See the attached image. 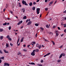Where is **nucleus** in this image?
I'll return each instance as SVG.
<instances>
[{
    "instance_id": "15",
    "label": "nucleus",
    "mask_w": 66,
    "mask_h": 66,
    "mask_svg": "<svg viewBox=\"0 0 66 66\" xmlns=\"http://www.w3.org/2000/svg\"><path fill=\"white\" fill-rule=\"evenodd\" d=\"M46 27L47 28H50V26H49V25L47 24L46 25Z\"/></svg>"
},
{
    "instance_id": "58",
    "label": "nucleus",
    "mask_w": 66,
    "mask_h": 66,
    "mask_svg": "<svg viewBox=\"0 0 66 66\" xmlns=\"http://www.w3.org/2000/svg\"><path fill=\"white\" fill-rule=\"evenodd\" d=\"M30 45H28L27 46V47H30Z\"/></svg>"
},
{
    "instance_id": "32",
    "label": "nucleus",
    "mask_w": 66,
    "mask_h": 66,
    "mask_svg": "<svg viewBox=\"0 0 66 66\" xmlns=\"http://www.w3.org/2000/svg\"><path fill=\"white\" fill-rule=\"evenodd\" d=\"M4 57H1L0 58V59H4Z\"/></svg>"
},
{
    "instance_id": "49",
    "label": "nucleus",
    "mask_w": 66,
    "mask_h": 66,
    "mask_svg": "<svg viewBox=\"0 0 66 66\" xmlns=\"http://www.w3.org/2000/svg\"><path fill=\"white\" fill-rule=\"evenodd\" d=\"M33 4H36V2H34L33 3Z\"/></svg>"
},
{
    "instance_id": "5",
    "label": "nucleus",
    "mask_w": 66,
    "mask_h": 66,
    "mask_svg": "<svg viewBox=\"0 0 66 66\" xmlns=\"http://www.w3.org/2000/svg\"><path fill=\"white\" fill-rule=\"evenodd\" d=\"M37 45V47L39 49H40L41 48V47H42V46L41 45H39L38 44L37 45Z\"/></svg>"
},
{
    "instance_id": "52",
    "label": "nucleus",
    "mask_w": 66,
    "mask_h": 66,
    "mask_svg": "<svg viewBox=\"0 0 66 66\" xmlns=\"http://www.w3.org/2000/svg\"><path fill=\"white\" fill-rule=\"evenodd\" d=\"M1 62H2V60L0 59V63H1Z\"/></svg>"
},
{
    "instance_id": "6",
    "label": "nucleus",
    "mask_w": 66,
    "mask_h": 66,
    "mask_svg": "<svg viewBox=\"0 0 66 66\" xmlns=\"http://www.w3.org/2000/svg\"><path fill=\"white\" fill-rule=\"evenodd\" d=\"M36 44V42H32L31 43V44L33 45V46H34V45H35Z\"/></svg>"
},
{
    "instance_id": "27",
    "label": "nucleus",
    "mask_w": 66,
    "mask_h": 66,
    "mask_svg": "<svg viewBox=\"0 0 66 66\" xmlns=\"http://www.w3.org/2000/svg\"><path fill=\"white\" fill-rule=\"evenodd\" d=\"M6 47H9V44H6Z\"/></svg>"
},
{
    "instance_id": "34",
    "label": "nucleus",
    "mask_w": 66,
    "mask_h": 66,
    "mask_svg": "<svg viewBox=\"0 0 66 66\" xmlns=\"http://www.w3.org/2000/svg\"><path fill=\"white\" fill-rule=\"evenodd\" d=\"M35 26H38V24H35Z\"/></svg>"
},
{
    "instance_id": "46",
    "label": "nucleus",
    "mask_w": 66,
    "mask_h": 66,
    "mask_svg": "<svg viewBox=\"0 0 66 66\" xmlns=\"http://www.w3.org/2000/svg\"><path fill=\"white\" fill-rule=\"evenodd\" d=\"M63 26H64V28H65V27H66V24H64L63 25Z\"/></svg>"
},
{
    "instance_id": "14",
    "label": "nucleus",
    "mask_w": 66,
    "mask_h": 66,
    "mask_svg": "<svg viewBox=\"0 0 66 66\" xmlns=\"http://www.w3.org/2000/svg\"><path fill=\"white\" fill-rule=\"evenodd\" d=\"M4 50V52L5 53H9V52L6 51V50Z\"/></svg>"
},
{
    "instance_id": "2",
    "label": "nucleus",
    "mask_w": 66,
    "mask_h": 66,
    "mask_svg": "<svg viewBox=\"0 0 66 66\" xmlns=\"http://www.w3.org/2000/svg\"><path fill=\"white\" fill-rule=\"evenodd\" d=\"M39 11H40V8H37L36 9V12L37 14H39Z\"/></svg>"
},
{
    "instance_id": "48",
    "label": "nucleus",
    "mask_w": 66,
    "mask_h": 66,
    "mask_svg": "<svg viewBox=\"0 0 66 66\" xmlns=\"http://www.w3.org/2000/svg\"><path fill=\"white\" fill-rule=\"evenodd\" d=\"M64 32H65V33L66 32V29H65L64 30Z\"/></svg>"
},
{
    "instance_id": "17",
    "label": "nucleus",
    "mask_w": 66,
    "mask_h": 66,
    "mask_svg": "<svg viewBox=\"0 0 66 66\" xmlns=\"http://www.w3.org/2000/svg\"><path fill=\"white\" fill-rule=\"evenodd\" d=\"M23 19H27V16H24L23 17Z\"/></svg>"
},
{
    "instance_id": "23",
    "label": "nucleus",
    "mask_w": 66,
    "mask_h": 66,
    "mask_svg": "<svg viewBox=\"0 0 66 66\" xmlns=\"http://www.w3.org/2000/svg\"><path fill=\"white\" fill-rule=\"evenodd\" d=\"M3 37L2 36H1L0 37V39L1 40H2V39H3Z\"/></svg>"
},
{
    "instance_id": "60",
    "label": "nucleus",
    "mask_w": 66,
    "mask_h": 66,
    "mask_svg": "<svg viewBox=\"0 0 66 66\" xmlns=\"http://www.w3.org/2000/svg\"><path fill=\"white\" fill-rule=\"evenodd\" d=\"M47 1H47V0H45V2H47Z\"/></svg>"
},
{
    "instance_id": "38",
    "label": "nucleus",
    "mask_w": 66,
    "mask_h": 66,
    "mask_svg": "<svg viewBox=\"0 0 66 66\" xmlns=\"http://www.w3.org/2000/svg\"><path fill=\"white\" fill-rule=\"evenodd\" d=\"M35 36H36V37H37V33L35 35Z\"/></svg>"
},
{
    "instance_id": "37",
    "label": "nucleus",
    "mask_w": 66,
    "mask_h": 66,
    "mask_svg": "<svg viewBox=\"0 0 66 66\" xmlns=\"http://www.w3.org/2000/svg\"><path fill=\"white\" fill-rule=\"evenodd\" d=\"M50 34L51 35H52L53 34V33H52V32H50Z\"/></svg>"
},
{
    "instance_id": "53",
    "label": "nucleus",
    "mask_w": 66,
    "mask_h": 66,
    "mask_svg": "<svg viewBox=\"0 0 66 66\" xmlns=\"http://www.w3.org/2000/svg\"><path fill=\"white\" fill-rule=\"evenodd\" d=\"M38 65L39 66H42V65L40 64H38Z\"/></svg>"
},
{
    "instance_id": "22",
    "label": "nucleus",
    "mask_w": 66,
    "mask_h": 66,
    "mask_svg": "<svg viewBox=\"0 0 66 66\" xmlns=\"http://www.w3.org/2000/svg\"><path fill=\"white\" fill-rule=\"evenodd\" d=\"M61 60H57V62L58 63H60V62H61Z\"/></svg>"
},
{
    "instance_id": "61",
    "label": "nucleus",
    "mask_w": 66,
    "mask_h": 66,
    "mask_svg": "<svg viewBox=\"0 0 66 66\" xmlns=\"http://www.w3.org/2000/svg\"><path fill=\"white\" fill-rule=\"evenodd\" d=\"M39 1V0H37V2H38Z\"/></svg>"
},
{
    "instance_id": "47",
    "label": "nucleus",
    "mask_w": 66,
    "mask_h": 66,
    "mask_svg": "<svg viewBox=\"0 0 66 66\" xmlns=\"http://www.w3.org/2000/svg\"><path fill=\"white\" fill-rule=\"evenodd\" d=\"M29 21V19H28L26 21V23H27V22H28V21Z\"/></svg>"
},
{
    "instance_id": "62",
    "label": "nucleus",
    "mask_w": 66,
    "mask_h": 66,
    "mask_svg": "<svg viewBox=\"0 0 66 66\" xmlns=\"http://www.w3.org/2000/svg\"><path fill=\"white\" fill-rule=\"evenodd\" d=\"M19 7H21V5H19Z\"/></svg>"
},
{
    "instance_id": "7",
    "label": "nucleus",
    "mask_w": 66,
    "mask_h": 66,
    "mask_svg": "<svg viewBox=\"0 0 66 66\" xmlns=\"http://www.w3.org/2000/svg\"><path fill=\"white\" fill-rule=\"evenodd\" d=\"M33 51H34V52H38L39 51V50L38 49L34 50Z\"/></svg>"
},
{
    "instance_id": "24",
    "label": "nucleus",
    "mask_w": 66,
    "mask_h": 66,
    "mask_svg": "<svg viewBox=\"0 0 66 66\" xmlns=\"http://www.w3.org/2000/svg\"><path fill=\"white\" fill-rule=\"evenodd\" d=\"M3 31V30L2 29H0V32H2Z\"/></svg>"
},
{
    "instance_id": "33",
    "label": "nucleus",
    "mask_w": 66,
    "mask_h": 66,
    "mask_svg": "<svg viewBox=\"0 0 66 66\" xmlns=\"http://www.w3.org/2000/svg\"><path fill=\"white\" fill-rule=\"evenodd\" d=\"M10 46H11L12 47H13V44L11 43L10 44Z\"/></svg>"
},
{
    "instance_id": "21",
    "label": "nucleus",
    "mask_w": 66,
    "mask_h": 66,
    "mask_svg": "<svg viewBox=\"0 0 66 66\" xmlns=\"http://www.w3.org/2000/svg\"><path fill=\"white\" fill-rule=\"evenodd\" d=\"M7 24V23H6V22H5V23H3V26H6Z\"/></svg>"
},
{
    "instance_id": "18",
    "label": "nucleus",
    "mask_w": 66,
    "mask_h": 66,
    "mask_svg": "<svg viewBox=\"0 0 66 66\" xmlns=\"http://www.w3.org/2000/svg\"><path fill=\"white\" fill-rule=\"evenodd\" d=\"M62 54H61L60 55V56H59V59H61V57H62Z\"/></svg>"
},
{
    "instance_id": "4",
    "label": "nucleus",
    "mask_w": 66,
    "mask_h": 66,
    "mask_svg": "<svg viewBox=\"0 0 66 66\" xmlns=\"http://www.w3.org/2000/svg\"><path fill=\"white\" fill-rule=\"evenodd\" d=\"M31 55L32 56H34L35 55V52L34 51H33L31 53Z\"/></svg>"
},
{
    "instance_id": "9",
    "label": "nucleus",
    "mask_w": 66,
    "mask_h": 66,
    "mask_svg": "<svg viewBox=\"0 0 66 66\" xmlns=\"http://www.w3.org/2000/svg\"><path fill=\"white\" fill-rule=\"evenodd\" d=\"M22 23V21H20L17 24L19 26V25L21 23Z\"/></svg>"
},
{
    "instance_id": "50",
    "label": "nucleus",
    "mask_w": 66,
    "mask_h": 66,
    "mask_svg": "<svg viewBox=\"0 0 66 66\" xmlns=\"http://www.w3.org/2000/svg\"><path fill=\"white\" fill-rule=\"evenodd\" d=\"M5 10H6V8H4L3 9V11H4V12H5Z\"/></svg>"
},
{
    "instance_id": "16",
    "label": "nucleus",
    "mask_w": 66,
    "mask_h": 66,
    "mask_svg": "<svg viewBox=\"0 0 66 66\" xmlns=\"http://www.w3.org/2000/svg\"><path fill=\"white\" fill-rule=\"evenodd\" d=\"M59 34H58V33L57 32L56 34V36H55V37H56L57 36H59Z\"/></svg>"
},
{
    "instance_id": "59",
    "label": "nucleus",
    "mask_w": 66,
    "mask_h": 66,
    "mask_svg": "<svg viewBox=\"0 0 66 66\" xmlns=\"http://www.w3.org/2000/svg\"><path fill=\"white\" fill-rule=\"evenodd\" d=\"M58 30H60V28L59 27H58Z\"/></svg>"
},
{
    "instance_id": "35",
    "label": "nucleus",
    "mask_w": 66,
    "mask_h": 66,
    "mask_svg": "<svg viewBox=\"0 0 66 66\" xmlns=\"http://www.w3.org/2000/svg\"><path fill=\"white\" fill-rule=\"evenodd\" d=\"M23 51H24L25 52H26V51H27V50L26 49H23Z\"/></svg>"
},
{
    "instance_id": "45",
    "label": "nucleus",
    "mask_w": 66,
    "mask_h": 66,
    "mask_svg": "<svg viewBox=\"0 0 66 66\" xmlns=\"http://www.w3.org/2000/svg\"><path fill=\"white\" fill-rule=\"evenodd\" d=\"M48 9L47 8H46L45 9V10L46 11H47L48 10Z\"/></svg>"
},
{
    "instance_id": "36",
    "label": "nucleus",
    "mask_w": 66,
    "mask_h": 66,
    "mask_svg": "<svg viewBox=\"0 0 66 66\" xmlns=\"http://www.w3.org/2000/svg\"><path fill=\"white\" fill-rule=\"evenodd\" d=\"M9 30H10L11 29V27H9Z\"/></svg>"
},
{
    "instance_id": "25",
    "label": "nucleus",
    "mask_w": 66,
    "mask_h": 66,
    "mask_svg": "<svg viewBox=\"0 0 66 66\" xmlns=\"http://www.w3.org/2000/svg\"><path fill=\"white\" fill-rule=\"evenodd\" d=\"M10 37V36H9V35H8L6 37V38H7L8 39Z\"/></svg>"
},
{
    "instance_id": "10",
    "label": "nucleus",
    "mask_w": 66,
    "mask_h": 66,
    "mask_svg": "<svg viewBox=\"0 0 66 66\" xmlns=\"http://www.w3.org/2000/svg\"><path fill=\"white\" fill-rule=\"evenodd\" d=\"M50 54V53H49L48 54L44 55V57H46V56H48V55H49Z\"/></svg>"
},
{
    "instance_id": "55",
    "label": "nucleus",
    "mask_w": 66,
    "mask_h": 66,
    "mask_svg": "<svg viewBox=\"0 0 66 66\" xmlns=\"http://www.w3.org/2000/svg\"><path fill=\"white\" fill-rule=\"evenodd\" d=\"M23 42V39H21V42Z\"/></svg>"
},
{
    "instance_id": "3",
    "label": "nucleus",
    "mask_w": 66,
    "mask_h": 66,
    "mask_svg": "<svg viewBox=\"0 0 66 66\" xmlns=\"http://www.w3.org/2000/svg\"><path fill=\"white\" fill-rule=\"evenodd\" d=\"M18 55H20V56H23V55L21 54V53L20 52H19L18 54Z\"/></svg>"
},
{
    "instance_id": "28",
    "label": "nucleus",
    "mask_w": 66,
    "mask_h": 66,
    "mask_svg": "<svg viewBox=\"0 0 66 66\" xmlns=\"http://www.w3.org/2000/svg\"><path fill=\"white\" fill-rule=\"evenodd\" d=\"M32 3H30L29 4V5L30 6H32Z\"/></svg>"
},
{
    "instance_id": "41",
    "label": "nucleus",
    "mask_w": 66,
    "mask_h": 66,
    "mask_svg": "<svg viewBox=\"0 0 66 66\" xmlns=\"http://www.w3.org/2000/svg\"><path fill=\"white\" fill-rule=\"evenodd\" d=\"M63 45H62L60 46V48H62V47H63Z\"/></svg>"
},
{
    "instance_id": "19",
    "label": "nucleus",
    "mask_w": 66,
    "mask_h": 66,
    "mask_svg": "<svg viewBox=\"0 0 66 66\" xmlns=\"http://www.w3.org/2000/svg\"><path fill=\"white\" fill-rule=\"evenodd\" d=\"M61 54H62V56H65V54L64 53H62Z\"/></svg>"
},
{
    "instance_id": "64",
    "label": "nucleus",
    "mask_w": 66,
    "mask_h": 66,
    "mask_svg": "<svg viewBox=\"0 0 66 66\" xmlns=\"http://www.w3.org/2000/svg\"><path fill=\"white\" fill-rule=\"evenodd\" d=\"M42 47H45V46L43 45H42Z\"/></svg>"
},
{
    "instance_id": "39",
    "label": "nucleus",
    "mask_w": 66,
    "mask_h": 66,
    "mask_svg": "<svg viewBox=\"0 0 66 66\" xmlns=\"http://www.w3.org/2000/svg\"><path fill=\"white\" fill-rule=\"evenodd\" d=\"M40 29H41V30H42V31H43V30H44V28H42V27H40Z\"/></svg>"
},
{
    "instance_id": "1",
    "label": "nucleus",
    "mask_w": 66,
    "mask_h": 66,
    "mask_svg": "<svg viewBox=\"0 0 66 66\" xmlns=\"http://www.w3.org/2000/svg\"><path fill=\"white\" fill-rule=\"evenodd\" d=\"M22 3L23 4H24L25 5H26L27 6H28V4L26 3V2L24 1V0L22 1Z\"/></svg>"
},
{
    "instance_id": "42",
    "label": "nucleus",
    "mask_w": 66,
    "mask_h": 66,
    "mask_svg": "<svg viewBox=\"0 0 66 66\" xmlns=\"http://www.w3.org/2000/svg\"><path fill=\"white\" fill-rule=\"evenodd\" d=\"M10 13L12 14H13V12L12 11H10Z\"/></svg>"
},
{
    "instance_id": "56",
    "label": "nucleus",
    "mask_w": 66,
    "mask_h": 66,
    "mask_svg": "<svg viewBox=\"0 0 66 66\" xmlns=\"http://www.w3.org/2000/svg\"><path fill=\"white\" fill-rule=\"evenodd\" d=\"M45 42H47V41H48V40H46V39H45Z\"/></svg>"
},
{
    "instance_id": "44",
    "label": "nucleus",
    "mask_w": 66,
    "mask_h": 66,
    "mask_svg": "<svg viewBox=\"0 0 66 66\" xmlns=\"http://www.w3.org/2000/svg\"><path fill=\"white\" fill-rule=\"evenodd\" d=\"M41 62L42 63H43L44 62V60H42L41 61Z\"/></svg>"
},
{
    "instance_id": "54",
    "label": "nucleus",
    "mask_w": 66,
    "mask_h": 66,
    "mask_svg": "<svg viewBox=\"0 0 66 66\" xmlns=\"http://www.w3.org/2000/svg\"><path fill=\"white\" fill-rule=\"evenodd\" d=\"M57 2V1H55V3L54 4H55V3H56Z\"/></svg>"
},
{
    "instance_id": "40",
    "label": "nucleus",
    "mask_w": 66,
    "mask_h": 66,
    "mask_svg": "<svg viewBox=\"0 0 66 66\" xmlns=\"http://www.w3.org/2000/svg\"><path fill=\"white\" fill-rule=\"evenodd\" d=\"M0 53H1V54L2 53V51H1V50H0Z\"/></svg>"
},
{
    "instance_id": "51",
    "label": "nucleus",
    "mask_w": 66,
    "mask_h": 66,
    "mask_svg": "<svg viewBox=\"0 0 66 66\" xmlns=\"http://www.w3.org/2000/svg\"><path fill=\"white\" fill-rule=\"evenodd\" d=\"M64 13H66V10L64 11L63 12Z\"/></svg>"
},
{
    "instance_id": "12",
    "label": "nucleus",
    "mask_w": 66,
    "mask_h": 66,
    "mask_svg": "<svg viewBox=\"0 0 66 66\" xmlns=\"http://www.w3.org/2000/svg\"><path fill=\"white\" fill-rule=\"evenodd\" d=\"M32 23V22L31 21L29 22L27 24V25H30Z\"/></svg>"
},
{
    "instance_id": "57",
    "label": "nucleus",
    "mask_w": 66,
    "mask_h": 66,
    "mask_svg": "<svg viewBox=\"0 0 66 66\" xmlns=\"http://www.w3.org/2000/svg\"><path fill=\"white\" fill-rule=\"evenodd\" d=\"M55 33H58V31H55Z\"/></svg>"
},
{
    "instance_id": "63",
    "label": "nucleus",
    "mask_w": 66,
    "mask_h": 66,
    "mask_svg": "<svg viewBox=\"0 0 66 66\" xmlns=\"http://www.w3.org/2000/svg\"><path fill=\"white\" fill-rule=\"evenodd\" d=\"M42 17V14H41L40 15V17Z\"/></svg>"
},
{
    "instance_id": "20",
    "label": "nucleus",
    "mask_w": 66,
    "mask_h": 66,
    "mask_svg": "<svg viewBox=\"0 0 66 66\" xmlns=\"http://www.w3.org/2000/svg\"><path fill=\"white\" fill-rule=\"evenodd\" d=\"M20 39L19 38H18V41L17 42V43H16L17 44H18V43H19V42Z\"/></svg>"
},
{
    "instance_id": "8",
    "label": "nucleus",
    "mask_w": 66,
    "mask_h": 66,
    "mask_svg": "<svg viewBox=\"0 0 66 66\" xmlns=\"http://www.w3.org/2000/svg\"><path fill=\"white\" fill-rule=\"evenodd\" d=\"M4 65L5 66H10V64L8 63H4Z\"/></svg>"
},
{
    "instance_id": "43",
    "label": "nucleus",
    "mask_w": 66,
    "mask_h": 66,
    "mask_svg": "<svg viewBox=\"0 0 66 66\" xmlns=\"http://www.w3.org/2000/svg\"><path fill=\"white\" fill-rule=\"evenodd\" d=\"M31 65H35V63L32 62L31 63Z\"/></svg>"
},
{
    "instance_id": "31",
    "label": "nucleus",
    "mask_w": 66,
    "mask_h": 66,
    "mask_svg": "<svg viewBox=\"0 0 66 66\" xmlns=\"http://www.w3.org/2000/svg\"><path fill=\"white\" fill-rule=\"evenodd\" d=\"M56 28V26H54L53 27V29H55V28Z\"/></svg>"
},
{
    "instance_id": "11",
    "label": "nucleus",
    "mask_w": 66,
    "mask_h": 66,
    "mask_svg": "<svg viewBox=\"0 0 66 66\" xmlns=\"http://www.w3.org/2000/svg\"><path fill=\"white\" fill-rule=\"evenodd\" d=\"M21 10L22 12H23L24 13H25V9L24 8H22L21 9Z\"/></svg>"
},
{
    "instance_id": "26",
    "label": "nucleus",
    "mask_w": 66,
    "mask_h": 66,
    "mask_svg": "<svg viewBox=\"0 0 66 66\" xmlns=\"http://www.w3.org/2000/svg\"><path fill=\"white\" fill-rule=\"evenodd\" d=\"M52 42L53 43V44L54 45H55V43H54V41H52Z\"/></svg>"
},
{
    "instance_id": "13",
    "label": "nucleus",
    "mask_w": 66,
    "mask_h": 66,
    "mask_svg": "<svg viewBox=\"0 0 66 66\" xmlns=\"http://www.w3.org/2000/svg\"><path fill=\"white\" fill-rule=\"evenodd\" d=\"M53 1H52L49 4V5L50 6V5H51L52 4V3H53Z\"/></svg>"
},
{
    "instance_id": "29",
    "label": "nucleus",
    "mask_w": 66,
    "mask_h": 66,
    "mask_svg": "<svg viewBox=\"0 0 66 66\" xmlns=\"http://www.w3.org/2000/svg\"><path fill=\"white\" fill-rule=\"evenodd\" d=\"M32 10L33 11H34L35 10V7H34L32 8Z\"/></svg>"
},
{
    "instance_id": "30",
    "label": "nucleus",
    "mask_w": 66,
    "mask_h": 66,
    "mask_svg": "<svg viewBox=\"0 0 66 66\" xmlns=\"http://www.w3.org/2000/svg\"><path fill=\"white\" fill-rule=\"evenodd\" d=\"M8 39L9 40H10V41H11V40H12V39L10 37Z\"/></svg>"
}]
</instances>
